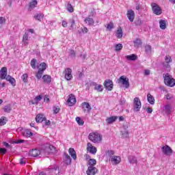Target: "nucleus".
I'll return each instance as SVG.
<instances>
[{
	"label": "nucleus",
	"mask_w": 175,
	"mask_h": 175,
	"mask_svg": "<svg viewBox=\"0 0 175 175\" xmlns=\"http://www.w3.org/2000/svg\"><path fill=\"white\" fill-rule=\"evenodd\" d=\"M163 78L164 79V84L167 87H174L175 79L169 73L163 74Z\"/></svg>",
	"instance_id": "nucleus-1"
},
{
	"label": "nucleus",
	"mask_w": 175,
	"mask_h": 175,
	"mask_svg": "<svg viewBox=\"0 0 175 175\" xmlns=\"http://www.w3.org/2000/svg\"><path fill=\"white\" fill-rule=\"evenodd\" d=\"M38 71L36 73V77L38 80H40L43 76V73H44V70L47 69V64L46 63L42 62L38 66Z\"/></svg>",
	"instance_id": "nucleus-2"
},
{
	"label": "nucleus",
	"mask_w": 175,
	"mask_h": 175,
	"mask_svg": "<svg viewBox=\"0 0 175 175\" xmlns=\"http://www.w3.org/2000/svg\"><path fill=\"white\" fill-rule=\"evenodd\" d=\"M88 139L90 142L95 144L100 143V142H102V136L98 133H90Z\"/></svg>",
	"instance_id": "nucleus-3"
},
{
	"label": "nucleus",
	"mask_w": 175,
	"mask_h": 175,
	"mask_svg": "<svg viewBox=\"0 0 175 175\" xmlns=\"http://www.w3.org/2000/svg\"><path fill=\"white\" fill-rule=\"evenodd\" d=\"M172 57L170 55H166L165 57V62H163V68L166 70L167 72H169L170 70V64L172 62Z\"/></svg>",
	"instance_id": "nucleus-4"
},
{
	"label": "nucleus",
	"mask_w": 175,
	"mask_h": 175,
	"mask_svg": "<svg viewBox=\"0 0 175 175\" xmlns=\"http://www.w3.org/2000/svg\"><path fill=\"white\" fill-rule=\"evenodd\" d=\"M118 84H122L123 87L126 88H129V79L128 77L122 75L118 79Z\"/></svg>",
	"instance_id": "nucleus-5"
},
{
	"label": "nucleus",
	"mask_w": 175,
	"mask_h": 175,
	"mask_svg": "<svg viewBox=\"0 0 175 175\" xmlns=\"http://www.w3.org/2000/svg\"><path fill=\"white\" fill-rule=\"evenodd\" d=\"M151 7L154 14H156V16H161V14H162V8H161L158 4L156 3H152Z\"/></svg>",
	"instance_id": "nucleus-6"
},
{
	"label": "nucleus",
	"mask_w": 175,
	"mask_h": 175,
	"mask_svg": "<svg viewBox=\"0 0 175 175\" xmlns=\"http://www.w3.org/2000/svg\"><path fill=\"white\" fill-rule=\"evenodd\" d=\"M142 109V101L139 97H135L133 100V110L135 112L140 111Z\"/></svg>",
	"instance_id": "nucleus-7"
},
{
	"label": "nucleus",
	"mask_w": 175,
	"mask_h": 175,
	"mask_svg": "<svg viewBox=\"0 0 175 175\" xmlns=\"http://www.w3.org/2000/svg\"><path fill=\"white\" fill-rule=\"evenodd\" d=\"M47 175H59V167L58 166L50 167L46 170Z\"/></svg>",
	"instance_id": "nucleus-8"
},
{
	"label": "nucleus",
	"mask_w": 175,
	"mask_h": 175,
	"mask_svg": "<svg viewBox=\"0 0 175 175\" xmlns=\"http://www.w3.org/2000/svg\"><path fill=\"white\" fill-rule=\"evenodd\" d=\"M63 73L64 75V79H66L67 81H70V80L73 79V75H72V68H65Z\"/></svg>",
	"instance_id": "nucleus-9"
},
{
	"label": "nucleus",
	"mask_w": 175,
	"mask_h": 175,
	"mask_svg": "<svg viewBox=\"0 0 175 175\" xmlns=\"http://www.w3.org/2000/svg\"><path fill=\"white\" fill-rule=\"evenodd\" d=\"M103 85L107 91H112L113 87H114V85L113 84V81L110 79L105 80L104 81Z\"/></svg>",
	"instance_id": "nucleus-10"
},
{
	"label": "nucleus",
	"mask_w": 175,
	"mask_h": 175,
	"mask_svg": "<svg viewBox=\"0 0 175 175\" xmlns=\"http://www.w3.org/2000/svg\"><path fill=\"white\" fill-rule=\"evenodd\" d=\"M161 150L164 155H166L167 157H170V155L173 154V150H172V148L167 145L163 146Z\"/></svg>",
	"instance_id": "nucleus-11"
},
{
	"label": "nucleus",
	"mask_w": 175,
	"mask_h": 175,
	"mask_svg": "<svg viewBox=\"0 0 175 175\" xmlns=\"http://www.w3.org/2000/svg\"><path fill=\"white\" fill-rule=\"evenodd\" d=\"M81 107L83 110L84 113H90L91 111V105H90V103L83 102L81 103Z\"/></svg>",
	"instance_id": "nucleus-12"
},
{
	"label": "nucleus",
	"mask_w": 175,
	"mask_h": 175,
	"mask_svg": "<svg viewBox=\"0 0 175 175\" xmlns=\"http://www.w3.org/2000/svg\"><path fill=\"white\" fill-rule=\"evenodd\" d=\"M76 96L73 95L72 94L69 95V98L67 100V103L68 106H74V105H76Z\"/></svg>",
	"instance_id": "nucleus-13"
},
{
	"label": "nucleus",
	"mask_w": 175,
	"mask_h": 175,
	"mask_svg": "<svg viewBox=\"0 0 175 175\" xmlns=\"http://www.w3.org/2000/svg\"><path fill=\"white\" fill-rule=\"evenodd\" d=\"M87 151H88V152H90V154H96V147L93 146L92 143H88L87 144Z\"/></svg>",
	"instance_id": "nucleus-14"
},
{
	"label": "nucleus",
	"mask_w": 175,
	"mask_h": 175,
	"mask_svg": "<svg viewBox=\"0 0 175 175\" xmlns=\"http://www.w3.org/2000/svg\"><path fill=\"white\" fill-rule=\"evenodd\" d=\"M6 76H8V68L3 67L0 70V79H1V80H5V79H6Z\"/></svg>",
	"instance_id": "nucleus-15"
},
{
	"label": "nucleus",
	"mask_w": 175,
	"mask_h": 175,
	"mask_svg": "<svg viewBox=\"0 0 175 175\" xmlns=\"http://www.w3.org/2000/svg\"><path fill=\"white\" fill-rule=\"evenodd\" d=\"M86 173L88 175H95L98 173V169L95 167H88Z\"/></svg>",
	"instance_id": "nucleus-16"
},
{
	"label": "nucleus",
	"mask_w": 175,
	"mask_h": 175,
	"mask_svg": "<svg viewBox=\"0 0 175 175\" xmlns=\"http://www.w3.org/2000/svg\"><path fill=\"white\" fill-rule=\"evenodd\" d=\"M112 165H118L121 162V157L119 156H113L111 159Z\"/></svg>",
	"instance_id": "nucleus-17"
},
{
	"label": "nucleus",
	"mask_w": 175,
	"mask_h": 175,
	"mask_svg": "<svg viewBox=\"0 0 175 175\" xmlns=\"http://www.w3.org/2000/svg\"><path fill=\"white\" fill-rule=\"evenodd\" d=\"M127 17L131 23H133V21L135 20V12L132 10H129L127 11Z\"/></svg>",
	"instance_id": "nucleus-18"
},
{
	"label": "nucleus",
	"mask_w": 175,
	"mask_h": 175,
	"mask_svg": "<svg viewBox=\"0 0 175 175\" xmlns=\"http://www.w3.org/2000/svg\"><path fill=\"white\" fill-rule=\"evenodd\" d=\"M29 154L30 155V157L36 158V157H39V155H40V150L38 149H33L29 151Z\"/></svg>",
	"instance_id": "nucleus-19"
},
{
	"label": "nucleus",
	"mask_w": 175,
	"mask_h": 175,
	"mask_svg": "<svg viewBox=\"0 0 175 175\" xmlns=\"http://www.w3.org/2000/svg\"><path fill=\"white\" fill-rule=\"evenodd\" d=\"M163 111L167 114V116H170L172 114V105L170 104H167L164 106Z\"/></svg>",
	"instance_id": "nucleus-20"
},
{
	"label": "nucleus",
	"mask_w": 175,
	"mask_h": 175,
	"mask_svg": "<svg viewBox=\"0 0 175 175\" xmlns=\"http://www.w3.org/2000/svg\"><path fill=\"white\" fill-rule=\"evenodd\" d=\"M69 154L72 157V159L76 161L77 159V155L76 154V150L73 148H70L68 150Z\"/></svg>",
	"instance_id": "nucleus-21"
},
{
	"label": "nucleus",
	"mask_w": 175,
	"mask_h": 175,
	"mask_svg": "<svg viewBox=\"0 0 175 175\" xmlns=\"http://www.w3.org/2000/svg\"><path fill=\"white\" fill-rule=\"evenodd\" d=\"M36 122H43V121H46V117L43 114H38L36 117Z\"/></svg>",
	"instance_id": "nucleus-22"
},
{
	"label": "nucleus",
	"mask_w": 175,
	"mask_h": 175,
	"mask_svg": "<svg viewBox=\"0 0 175 175\" xmlns=\"http://www.w3.org/2000/svg\"><path fill=\"white\" fill-rule=\"evenodd\" d=\"M53 151H55V147L53 145H46L45 147V152H47L48 154H50L51 152H53Z\"/></svg>",
	"instance_id": "nucleus-23"
},
{
	"label": "nucleus",
	"mask_w": 175,
	"mask_h": 175,
	"mask_svg": "<svg viewBox=\"0 0 175 175\" xmlns=\"http://www.w3.org/2000/svg\"><path fill=\"white\" fill-rule=\"evenodd\" d=\"M42 80L45 84H50V83H51V76L49 75H44L42 77Z\"/></svg>",
	"instance_id": "nucleus-24"
},
{
	"label": "nucleus",
	"mask_w": 175,
	"mask_h": 175,
	"mask_svg": "<svg viewBox=\"0 0 175 175\" xmlns=\"http://www.w3.org/2000/svg\"><path fill=\"white\" fill-rule=\"evenodd\" d=\"M84 22L88 25H94L95 22L94 21V18H91V16H88L85 18Z\"/></svg>",
	"instance_id": "nucleus-25"
},
{
	"label": "nucleus",
	"mask_w": 175,
	"mask_h": 175,
	"mask_svg": "<svg viewBox=\"0 0 175 175\" xmlns=\"http://www.w3.org/2000/svg\"><path fill=\"white\" fill-rule=\"evenodd\" d=\"M93 85H94V90L97 92H103V85H99L96 83H94L93 84Z\"/></svg>",
	"instance_id": "nucleus-26"
},
{
	"label": "nucleus",
	"mask_w": 175,
	"mask_h": 175,
	"mask_svg": "<svg viewBox=\"0 0 175 175\" xmlns=\"http://www.w3.org/2000/svg\"><path fill=\"white\" fill-rule=\"evenodd\" d=\"M43 96L42 95H38L35 97L33 100H31L32 105H38L40 100H42Z\"/></svg>",
	"instance_id": "nucleus-27"
},
{
	"label": "nucleus",
	"mask_w": 175,
	"mask_h": 175,
	"mask_svg": "<svg viewBox=\"0 0 175 175\" xmlns=\"http://www.w3.org/2000/svg\"><path fill=\"white\" fill-rule=\"evenodd\" d=\"M7 81H9L12 85H16V79L12 77L10 75H7L5 78Z\"/></svg>",
	"instance_id": "nucleus-28"
},
{
	"label": "nucleus",
	"mask_w": 175,
	"mask_h": 175,
	"mask_svg": "<svg viewBox=\"0 0 175 175\" xmlns=\"http://www.w3.org/2000/svg\"><path fill=\"white\" fill-rule=\"evenodd\" d=\"M147 99H148V102L150 105H154V103H155V98H154V96H152V95H151V94H147Z\"/></svg>",
	"instance_id": "nucleus-29"
},
{
	"label": "nucleus",
	"mask_w": 175,
	"mask_h": 175,
	"mask_svg": "<svg viewBox=\"0 0 175 175\" xmlns=\"http://www.w3.org/2000/svg\"><path fill=\"white\" fill-rule=\"evenodd\" d=\"M117 118H118V117L117 116H111L106 119V122H107V124H113V122H116V121L117 120Z\"/></svg>",
	"instance_id": "nucleus-30"
},
{
	"label": "nucleus",
	"mask_w": 175,
	"mask_h": 175,
	"mask_svg": "<svg viewBox=\"0 0 175 175\" xmlns=\"http://www.w3.org/2000/svg\"><path fill=\"white\" fill-rule=\"evenodd\" d=\"M95 165H96V160L95 159H90L88 162V167H95Z\"/></svg>",
	"instance_id": "nucleus-31"
},
{
	"label": "nucleus",
	"mask_w": 175,
	"mask_h": 175,
	"mask_svg": "<svg viewBox=\"0 0 175 175\" xmlns=\"http://www.w3.org/2000/svg\"><path fill=\"white\" fill-rule=\"evenodd\" d=\"M64 163L67 165H70L72 163V159L70 158V156L68 154H64Z\"/></svg>",
	"instance_id": "nucleus-32"
},
{
	"label": "nucleus",
	"mask_w": 175,
	"mask_h": 175,
	"mask_svg": "<svg viewBox=\"0 0 175 175\" xmlns=\"http://www.w3.org/2000/svg\"><path fill=\"white\" fill-rule=\"evenodd\" d=\"M66 9L69 12V13H73V12H75V8H73V5L70 4V2H68L66 5Z\"/></svg>",
	"instance_id": "nucleus-33"
},
{
	"label": "nucleus",
	"mask_w": 175,
	"mask_h": 175,
	"mask_svg": "<svg viewBox=\"0 0 175 175\" xmlns=\"http://www.w3.org/2000/svg\"><path fill=\"white\" fill-rule=\"evenodd\" d=\"M126 59H127L128 61H136V59H137V55L135 54L126 55Z\"/></svg>",
	"instance_id": "nucleus-34"
},
{
	"label": "nucleus",
	"mask_w": 175,
	"mask_h": 175,
	"mask_svg": "<svg viewBox=\"0 0 175 175\" xmlns=\"http://www.w3.org/2000/svg\"><path fill=\"white\" fill-rule=\"evenodd\" d=\"M38 5V1L37 0H31L29 3V9H35L36 6Z\"/></svg>",
	"instance_id": "nucleus-35"
},
{
	"label": "nucleus",
	"mask_w": 175,
	"mask_h": 175,
	"mask_svg": "<svg viewBox=\"0 0 175 175\" xmlns=\"http://www.w3.org/2000/svg\"><path fill=\"white\" fill-rule=\"evenodd\" d=\"M22 133L25 137H31V136H33V133L29 130H25Z\"/></svg>",
	"instance_id": "nucleus-36"
},
{
	"label": "nucleus",
	"mask_w": 175,
	"mask_h": 175,
	"mask_svg": "<svg viewBox=\"0 0 175 175\" xmlns=\"http://www.w3.org/2000/svg\"><path fill=\"white\" fill-rule=\"evenodd\" d=\"M6 122H8V118L2 116L0 118V126H3V125H6Z\"/></svg>",
	"instance_id": "nucleus-37"
},
{
	"label": "nucleus",
	"mask_w": 175,
	"mask_h": 175,
	"mask_svg": "<svg viewBox=\"0 0 175 175\" xmlns=\"http://www.w3.org/2000/svg\"><path fill=\"white\" fill-rule=\"evenodd\" d=\"M159 23L161 29H166V21L161 19L159 21Z\"/></svg>",
	"instance_id": "nucleus-38"
},
{
	"label": "nucleus",
	"mask_w": 175,
	"mask_h": 175,
	"mask_svg": "<svg viewBox=\"0 0 175 175\" xmlns=\"http://www.w3.org/2000/svg\"><path fill=\"white\" fill-rule=\"evenodd\" d=\"M133 43H134L135 47H139V46H141V44H143V42H142V40H140V38H137L136 40H135L133 41Z\"/></svg>",
	"instance_id": "nucleus-39"
},
{
	"label": "nucleus",
	"mask_w": 175,
	"mask_h": 175,
	"mask_svg": "<svg viewBox=\"0 0 175 175\" xmlns=\"http://www.w3.org/2000/svg\"><path fill=\"white\" fill-rule=\"evenodd\" d=\"M113 154H114L113 150H107L105 152V155H106L107 158H109V160L111 159V158H113Z\"/></svg>",
	"instance_id": "nucleus-40"
},
{
	"label": "nucleus",
	"mask_w": 175,
	"mask_h": 175,
	"mask_svg": "<svg viewBox=\"0 0 175 175\" xmlns=\"http://www.w3.org/2000/svg\"><path fill=\"white\" fill-rule=\"evenodd\" d=\"M129 161L130 163H137V159L135 156H130L129 157Z\"/></svg>",
	"instance_id": "nucleus-41"
},
{
	"label": "nucleus",
	"mask_w": 175,
	"mask_h": 175,
	"mask_svg": "<svg viewBox=\"0 0 175 175\" xmlns=\"http://www.w3.org/2000/svg\"><path fill=\"white\" fill-rule=\"evenodd\" d=\"M116 37L118 39H121V38H122V29H121V27L118 29L116 32Z\"/></svg>",
	"instance_id": "nucleus-42"
},
{
	"label": "nucleus",
	"mask_w": 175,
	"mask_h": 175,
	"mask_svg": "<svg viewBox=\"0 0 175 175\" xmlns=\"http://www.w3.org/2000/svg\"><path fill=\"white\" fill-rule=\"evenodd\" d=\"M151 51H152L151 45L146 44L145 46V52L146 53V54H151Z\"/></svg>",
	"instance_id": "nucleus-43"
},
{
	"label": "nucleus",
	"mask_w": 175,
	"mask_h": 175,
	"mask_svg": "<svg viewBox=\"0 0 175 175\" xmlns=\"http://www.w3.org/2000/svg\"><path fill=\"white\" fill-rule=\"evenodd\" d=\"M36 64H38V60H36V59H31L30 65L33 69H36Z\"/></svg>",
	"instance_id": "nucleus-44"
},
{
	"label": "nucleus",
	"mask_w": 175,
	"mask_h": 175,
	"mask_svg": "<svg viewBox=\"0 0 175 175\" xmlns=\"http://www.w3.org/2000/svg\"><path fill=\"white\" fill-rule=\"evenodd\" d=\"M44 17V15L42 14H37L34 16L35 20H38V21H40Z\"/></svg>",
	"instance_id": "nucleus-45"
},
{
	"label": "nucleus",
	"mask_w": 175,
	"mask_h": 175,
	"mask_svg": "<svg viewBox=\"0 0 175 175\" xmlns=\"http://www.w3.org/2000/svg\"><path fill=\"white\" fill-rule=\"evenodd\" d=\"M5 113H10L12 111V106L10 105H5L3 108Z\"/></svg>",
	"instance_id": "nucleus-46"
},
{
	"label": "nucleus",
	"mask_w": 175,
	"mask_h": 175,
	"mask_svg": "<svg viewBox=\"0 0 175 175\" xmlns=\"http://www.w3.org/2000/svg\"><path fill=\"white\" fill-rule=\"evenodd\" d=\"M21 79L23 83H28V74L25 73L22 75Z\"/></svg>",
	"instance_id": "nucleus-47"
},
{
	"label": "nucleus",
	"mask_w": 175,
	"mask_h": 175,
	"mask_svg": "<svg viewBox=\"0 0 175 175\" xmlns=\"http://www.w3.org/2000/svg\"><path fill=\"white\" fill-rule=\"evenodd\" d=\"M122 50V44H116L115 45V51H120Z\"/></svg>",
	"instance_id": "nucleus-48"
},
{
	"label": "nucleus",
	"mask_w": 175,
	"mask_h": 175,
	"mask_svg": "<svg viewBox=\"0 0 175 175\" xmlns=\"http://www.w3.org/2000/svg\"><path fill=\"white\" fill-rule=\"evenodd\" d=\"M28 40H29L28 34L25 33L23 36V42H25V44H28Z\"/></svg>",
	"instance_id": "nucleus-49"
},
{
	"label": "nucleus",
	"mask_w": 175,
	"mask_h": 175,
	"mask_svg": "<svg viewBox=\"0 0 175 175\" xmlns=\"http://www.w3.org/2000/svg\"><path fill=\"white\" fill-rule=\"evenodd\" d=\"M75 120H76L77 124H79V125H81V126L84 125V121H83V120H81V118H80V117H77Z\"/></svg>",
	"instance_id": "nucleus-50"
},
{
	"label": "nucleus",
	"mask_w": 175,
	"mask_h": 175,
	"mask_svg": "<svg viewBox=\"0 0 175 175\" xmlns=\"http://www.w3.org/2000/svg\"><path fill=\"white\" fill-rule=\"evenodd\" d=\"M114 28V24L113 22H110L109 24L107 25V29H109V31H111Z\"/></svg>",
	"instance_id": "nucleus-51"
},
{
	"label": "nucleus",
	"mask_w": 175,
	"mask_h": 175,
	"mask_svg": "<svg viewBox=\"0 0 175 175\" xmlns=\"http://www.w3.org/2000/svg\"><path fill=\"white\" fill-rule=\"evenodd\" d=\"M69 56L71 58H75L76 57V52H75V50H70V51Z\"/></svg>",
	"instance_id": "nucleus-52"
},
{
	"label": "nucleus",
	"mask_w": 175,
	"mask_h": 175,
	"mask_svg": "<svg viewBox=\"0 0 175 175\" xmlns=\"http://www.w3.org/2000/svg\"><path fill=\"white\" fill-rule=\"evenodd\" d=\"M6 152H8V149H6L5 148H0V154L1 155H5V154H6Z\"/></svg>",
	"instance_id": "nucleus-53"
},
{
	"label": "nucleus",
	"mask_w": 175,
	"mask_h": 175,
	"mask_svg": "<svg viewBox=\"0 0 175 175\" xmlns=\"http://www.w3.org/2000/svg\"><path fill=\"white\" fill-rule=\"evenodd\" d=\"M53 110L54 114H58V113H59V108L58 107H53Z\"/></svg>",
	"instance_id": "nucleus-54"
},
{
	"label": "nucleus",
	"mask_w": 175,
	"mask_h": 175,
	"mask_svg": "<svg viewBox=\"0 0 175 175\" xmlns=\"http://www.w3.org/2000/svg\"><path fill=\"white\" fill-rule=\"evenodd\" d=\"M135 25H137V26L140 25L142 24V19L138 18V19L135 20Z\"/></svg>",
	"instance_id": "nucleus-55"
},
{
	"label": "nucleus",
	"mask_w": 175,
	"mask_h": 175,
	"mask_svg": "<svg viewBox=\"0 0 175 175\" xmlns=\"http://www.w3.org/2000/svg\"><path fill=\"white\" fill-rule=\"evenodd\" d=\"M83 76H84V74L81 72H79V75L77 77V80H81L83 79Z\"/></svg>",
	"instance_id": "nucleus-56"
},
{
	"label": "nucleus",
	"mask_w": 175,
	"mask_h": 175,
	"mask_svg": "<svg viewBox=\"0 0 175 175\" xmlns=\"http://www.w3.org/2000/svg\"><path fill=\"white\" fill-rule=\"evenodd\" d=\"M123 137H129V132L128 131H125L124 133H122Z\"/></svg>",
	"instance_id": "nucleus-57"
},
{
	"label": "nucleus",
	"mask_w": 175,
	"mask_h": 175,
	"mask_svg": "<svg viewBox=\"0 0 175 175\" xmlns=\"http://www.w3.org/2000/svg\"><path fill=\"white\" fill-rule=\"evenodd\" d=\"M6 23V19L5 17L0 16V24H5Z\"/></svg>",
	"instance_id": "nucleus-58"
},
{
	"label": "nucleus",
	"mask_w": 175,
	"mask_h": 175,
	"mask_svg": "<svg viewBox=\"0 0 175 175\" xmlns=\"http://www.w3.org/2000/svg\"><path fill=\"white\" fill-rule=\"evenodd\" d=\"M44 102H46V103H49V102H50V98H49L48 95L44 96Z\"/></svg>",
	"instance_id": "nucleus-59"
},
{
	"label": "nucleus",
	"mask_w": 175,
	"mask_h": 175,
	"mask_svg": "<svg viewBox=\"0 0 175 175\" xmlns=\"http://www.w3.org/2000/svg\"><path fill=\"white\" fill-rule=\"evenodd\" d=\"M70 23L71 24V28H73V27H75L76 23L75 22V19L72 18L70 19Z\"/></svg>",
	"instance_id": "nucleus-60"
},
{
	"label": "nucleus",
	"mask_w": 175,
	"mask_h": 175,
	"mask_svg": "<svg viewBox=\"0 0 175 175\" xmlns=\"http://www.w3.org/2000/svg\"><path fill=\"white\" fill-rule=\"evenodd\" d=\"M150 73H151V71L150 70H145L144 75V76H150Z\"/></svg>",
	"instance_id": "nucleus-61"
},
{
	"label": "nucleus",
	"mask_w": 175,
	"mask_h": 175,
	"mask_svg": "<svg viewBox=\"0 0 175 175\" xmlns=\"http://www.w3.org/2000/svg\"><path fill=\"white\" fill-rule=\"evenodd\" d=\"M81 31L83 32V33H87L88 32V29L85 27L83 28H81Z\"/></svg>",
	"instance_id": "nucleus-62"
},
{
	"label": "nucleus",
	"mask_w": 175,
	"mask_h": 175,
	"mask_svg": "<svg viewBox=\"0 0 175 175\" xmlns=\"http://www.w3.org/2000/svg\"><path fill=\"white\" fill-rule=\"evenodd\" d=\"M62 27L64 28H66V27H68V22H66V21H62Z\"/></svg>",
	"instance_id": "nucleus-63"
},
{
	"label": "nucleus",
	"mask_w": 175,
	"mask_h": 175,
	"mask_svg": "<svg viewBox=\"0 0 175 175\" xmlns=\"http://www.w3.org/2000/svg\"><path fill=\"white\" fill-rule=\"evenodd\" d=\"M146 112L148 113V114H151V113H152V108L148 107L146 109Z\"/></svg>",
	"instance_id": "nucleus-64"
}]
</instances>
